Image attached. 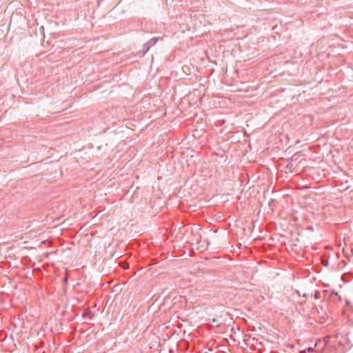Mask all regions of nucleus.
I'll return each mask as SVG.
<instances>
[{"label": "nucleus", "mask_w": 353, "mask_h": 353, "mask_svg": "<svg viewBox=\"0 0 353 353\" xmlns=\"http://www.w3.org/2000/svg\"><path fill=\"white\" fill-rule=\"evenodd\" d=\"M159 39V37H153L150 41H148L147 43H145V44L147 45L149 48H151L157 43V41Z\"/></svg>", "instance_id": "obj_1"}, {"label": "nucleus", "mask_w": 353, "mask_h": 353, "mask_svg": "<svg viewBox=\"0 0 353 353\" xmlns=\"http://www.w3.org/2000/svg\"><path fill=\"white\" fill-rule=\"evenodd\" d=\"M150 48H149L147 45L144 44L143 49V54H145L150 50Z\"/></svg>", "instance_id": "obj_2"}, {"label": "nucleus", "mask_w": 353, "mask_h": 353, "mask_svg": "<svg viewBox=\"0 0 353 353\" xmlns=\"http://www.w3.org/2000/svg\"><path fill=\"white\" fill-rule=\"evenodd\" d=\"M319 294H320L319 292H316L315 294V299H319Z\"/></svg>", "instance_id": "obj_3"}, {"label": "nucleus", "mask_w": 353, "mask_h": 353, "mask_svg": "<svg viewBox=\"0 0 353 353\" xmlns=\"http://www.w3.org/2000/svg\"><path fill=\"white\" fill-rule=\"evenodd\" d=\"M316 310L318 313H320V309L319 308V307H316Z\"/></svg>", "instance_id": "obj_4"}, {"label": "nucleus", "mask_w": 353, "mask_h": 353, "mask_svg": "<svg viewBox=\"0 0 353 353\" xmlns=\"http://www.w3.org/2000/svg\"><path fill=\"white\" fill-rule=\"evenodd\" d=\"M325 265H327L328 262H325Z\"/></svg>", "instance_id": "obj_5"}, {"label": "nucleus", "mask_w": 353, "mask_h": 353, "mask_svg": "<svg viewBox=\"0 0 353 353\" xmlns=\"http://www.w3.org/2000/svg\"><path fill=\"white\" fill-rule=\"evenodd\" d=\"M325 265H327L328 262H325Z\"/></svg>", "instance_id": "obj_6"}, {"label": "nucleus", "mask_w": 353, "mask_h": 353, "mask_svg": "<svg viewBox=\"0 0 353 353\" xmlns=\"http://www.w3.org/2000/svg\"><path fill=\"white\" fill-rule=\"evenodd\" d=\"M325 265H327L328 262H325Z\"/></svg>", "instance_id": "obj_7"}, {"label": "nucleus", "mask_w": 353, "mask_h": 353, "mask_svg": "<svg viewBox=\"0 0 353 353\" xmlns=\"http://www.w3.org/2000/svg\"><path fill=\"white\" fill-rule=\"evenodd\" d=\"M319 307H320V309H321V310H323V307H322V306H320Z\"/></svg>", "instance_id": "obj_8"}]
</instances>
